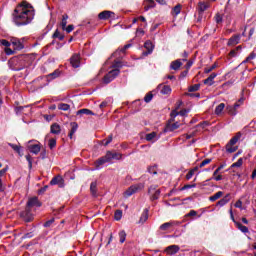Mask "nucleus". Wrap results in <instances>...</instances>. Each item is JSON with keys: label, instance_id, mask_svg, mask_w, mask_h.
Here are the masks:
<instances>
[{"label": "nucleus", "instance_id": "b1692460", "mask_svg": "<svg viewBox=\"0 0 256 256\" xmlns=\"http://www.w3.org/2000/svg\"><path fill=\"white\" fill-rule=\"evenodd\" d=\"M181 65H183V63L179 59L172 61L170 64V69H173V71H179V69L181 68Z\"/></svg>", "mask_w": 256, "mask_h": 256}, {"label": "nucleus", "instance_id": "ea45409f", "mask_svg": "<svg viewBox=\"0 0 256 256\" xmlns=\"http://www.w3.org/2000/svg\"><path fill=\"white\" fill-rule=\"evenodd\" d=\"M201 89V84H194L188 88L189 93H193L195 91H199Z\"/></svg>", "mask_w": 256, "mask_h": 256}, {"label": "nucleus", "instance_id": "8fccbe9b", "mask_svg": "<svg viewBox=\"0 0 256 256\" xmlns=\"http://www.w3.org/2000/svg\"><path fill=\"white\" fill-rule=\"evenodd\" d=\"M61 72L59 70H56L48 75V79H57L59 77Z\"/></svg>", "mask_w": 256, "mask_h": 256}, {"label": "nucleus", "instance_id": "864d4df0", "mask_svg": "<svg viewBox=\"0 0 256 256\" xmlns=\"http://www.w3.org/2000/svg\"><path fill=\"white\" fill-rule=\"evenodd\" d=\"M195 187H197V184H186V185H184V186L180 189V191H185V190H187V189H193V188H195Z\"/></svg>", "mask_w": 256, "mask_h": 256}, {"label": "nucleus", "instance_id": "49530a36", "mask_svg": "<svg viewBox=\"0 0 256 256\" xmlns=\"http://www.w3.org/2000/svg\"><path fill=\"white\" fill-rule=\"evenodd\" d=\"M170 123H172L171 129H179V127H181V123L179 121H176L175 118L174 121H172L170 118Z\"/></svg>", "mask_w": 256, "mask_h": 256}, {"label": "nucleus", "instance_id": "4468645a", "mask_svg": "<svg viewBox=\"0 0 256 256\" xmlns=\"http://www.w3.org/2000/svg\"><path fill=\"white\" fill-rule=\"evenodd\" d=\"M65 180H63V176L57 175L50 181V185H58L59 187H63Z\"/></svg>", "mask_w": 256, "mask_h": 256}, {"label": "nucleus", "instance_id": "c756f323", "mask_svg": "<svg viewBox=\"0 0 256 256\" xmlns=\"http://www.w3.org/2000/svg\"><path fill=\"white\" fill-rule=\"evenodd\" d=\"M223 197V191H218L214 195L209 197V201L214 203V201H217V199H221Z\"/></svg>", "mask_w": 256, "mask_h": 256}, {"label": "nucleus", "instance_id": "39448f33", "mask_svg": "<svg viewBox=\"0 0 256 256\" xmlns=\"http://www.w3.org/2000/svg\"><path fill=\"white\" fill-rule=\"evenodd\" d=\"M143 189H145V184L143 183L134 184L124 192V197H131V195H135V193Z\"/></svg>", "mask_w": 256, "mask_h": 256}, {"label": "nucleus", "instance_id": "0e129e2a", "mask_svg": "<svg viewBox=\"0 0 256 256\" xmlns=\"http://www.w3.org/2000/svg\"><path fill=\"white\" fill-rule=\"evenodd\" d=\"M160 195H161V190H156L152 196V199L155 201V200L159 199Z\"/></svg>", "mask_w": 256, "mask_h": 256}, {"label": "nucleus", "instance_id": "79ce46f5", "mask_svg": "<svg viewBox=\"0 0 256 256\" xmlns=\"http://www.w3.org/2000/svg\"><path fill=\"white\" fill-rule=\"evenodd\" d=\"M226 110H227V113H229L232 116L237 115V110L233 106H227Z\"/></svg>", "mask_w": 256, "mask_h": 256}, {"label": "nucleus", "instance_id": "c9c22d12", "mask_svg": "<svg viewBox=\"0 0 256 256\" xmlns=\"http://www.w3.org/2000/svg\"><path fill=\"white\" fill-rule=\"evenodd\" d=\"M54 39H59V41H63L65 39V36L59 32V30H56L53 34Z\"/></svg>", "mask_w": 256, "mask_h": 256}, {"label": "nucleus", "instance_id": "f03ea898", "mask_svg": "<svg viewBox=\"0 0 256 256\" xmlns=\"http://www.w3.org/2000/svg\"><path fill=\"white\" fill-rule=\"evenodd\" d=\"M8 65L12 71H23V69H27V67H31V65H33V57L26 55L22 59L11 58L8 61Z\"/></svg>", "mask_w": 256, "mask_h": 256}, {"label": "nucleus", "instance_id": "ddd939ff", "mask_svg": "<svg viewBox=\"0 0 256 256\" xmlns=\"http://www.w3.org/2000/svg\"><path fill=\"white\" fill-rule=\"evenodd\" d=\"M241 41V35L237 34L232 36L228 42L227 45L228 47H235V45H239V42Z\"/></svg>", "mask_w": 256, "mask_h": 256}, {"label": "nucleus", "instance_id": "3c124183", "mask_svg": "<svg viewBox=\"0 0 256 256\" xmlns=\"http://www.w3.org/2000/svg\"><path fill=\"white\" fill-rule=\"evenodd\" d=\"M195 171H197V168H194V169L190 170V171L186 174V179H187V181H189L190 179H192V177L195 175Z\"/></svg>", "mask_w": 256, "mask_h": 256}, {"label": "nucleus", "instance_id": "13d9d810", "mask_svg": "<svg viewBox=\"0 0 256 256\" xmlns=\"http://www.w3.org/2000/svg\"><path fill=\"white\" fill-rule=\"evenodd\" d=\"M173 13L175 14V16L179 15V13H181V5H176L174 8H173Z\"/></svg>", "mask_w": 256, "mask_h": 256}, {"label": "nucleus", "instance_id": "f3484780", "mask_svg": "<svg viewBox=\"0 0 256 256\" xmlns=\"http://www.w3.org/2000/svg\"><path fill=\"white\" fill-rule=\"evenodd\" d=\"M28 151H30V153H33L34 155H39V152L41 151V146L39 144H31V142H29Z\"/></svg>", "mask_w": 256, "mask_h": 256}, {"label": "nucleus", "instance_id": "0eeeda50", "mask_svg": "<svg viewBox=\"0 0 256 256\" xmlns=\"http://www.w3.org/2000/svg\"><path fill=\"white\" fill-rule=\"evenodd\" d=\"M20 217L25 221L26 223H31L33 221L34 217L31 213V209L26 208L24 211L20 213Z\"/></svg>", "mask_w": 256, "mask_h": 256}, {"label": "nucleus", "instance_id": "09e8293b", "mask_svg": "<svg viewBox=\"0 0 256 256\" xmlns=\"http://www.w3.org/2000/svg\"><path fill=\"white\" fill-rule=\"evenodd\" d=\"M241 49V46H237L236 49L231 50L229 53L230 57H237V51H241Z\"/></svg>", "mask_w": 256, "mask_h": 256}, {"label": "nucleus", "instance_id": "4be33fe9", "mask_svg": "<svg viewBox=\"0 0 256 256\" xmlns=\"http://www.w3.org/2000/svg\"><path fill=\"white\" fill-rule=\"evenodd\" d=\"M231 195L230 194H227L225 197H223L222 199H220L218 202H217V206L218 207H225V205H227V203H229V201H231Z\"/></svg>", "mask_w": 256, "mask_h": 256}, {"label": "nucleus", "instance_id": "f704fd0d", "mask_svg": "<svg viewBox=\"0 0 256 256\" xmlns=\"http://www.w3.org/2000/svg\"><path fill=\"white\" fill-rule=\"evenodd\" d=\"M90 191H91V194L93 195V197L97 196V183L92 182L90 184Z\"/></svg>", "mask_w": 256, "mask_h": 256}, {"label": "nucleus", "instance_id": "a211bd4d", "mask_svg": "<svg viewBox=\"0 0 256 256\" xmlns=\"http://www.w3.org/2000/svg\"><path fill=\"white\" fill-rule=\"evenodd\" d=\"M157 89L162 95H169L171 93V86L169 85L160 84Z\"/></svg>", "mask_w": 256, "mask_h": 256}, {"label": "nucleus", "instance_id": "1a4fd4ad", "mask_svg": "<svg viewBox=\"0 0 256 256\" xmlns=\"http://www.w3.org/2000/svg\"><path fill=\"white\" fill-rule=\"evenodd\" d=\"M131 47V44H126L122 48H118L113 54L112 57H115L116 59H121V53L125 55V51Z\"/></svg>", "mask_w": 256, "mask_h": 256}, {"label": "nucleus", "instance_id": "4d7b16f0", "mask_svg": "<svg viewBox=\"0 0 256 256\" xmlns=\"http://www.w3.org/2000/svg\"><path fill=\"white\" fill-rule=\"evenodd\" d=\"M73 29H75V26L73 24H70L66 26L64 29H62V31H66V33H71Z\"/></svg>", "mask_w": 256, "mask_h": 256}, {"label": "nucleus", "instance_id": "7c9ffc66", "mask_svg": "<svg viewBox=\"0 0 256 256\" xmlns=\"http://www.w3.org/2000/svg\"><path fill=\"white\" fill-rule=\"evenodd\" d=\"M235 225L237 229H239V231H241L242 233H249V228H247V226H244L240 222H235Z\"/></svg>", "mask_w": 256, "mask_h": 256}, {"label": "nucleus", "instance_id": "a19ab883", "mask_svg": "<svg viewBox=\"0 0 256 256\" xmlns=\"http://www.w3.org/2000/svg\"><path fill=\"white\" fill-rule=\"evenodd\" d=\"M148 173H150V175H157V164H154L153 166H149Z\"/></svg>", "mask_w": 256, "mask_h": 256}, {"label": "nucleus", "instance_id": "338daca9", "mask_svg": "<svg viewBox=\"0 0 256 256\" xmlns=\"http://www.w3.org/2000/svg\"><path fill=\"white\" fill-rule=\"evenodd\" d=\"M197 211L195 210H190L188 214H186V217H196Z\"/></svg>", "mask_w": 256, "mask_h": 256}, {"label": "nucleus", "instance_id": "e2e57ef3", "mask_svg": "<svg viewBox=\"0 0 256 256\" xmlns=\"http://www.w3.org/2000/svg\"><path fill=\"white\" fill-rule=\"evenodd\" d=\"M0 44L3 46V47H11V43L5 39H2L0 40Z\"/></svg>", "mask_w": 256, "mask_h": 256}, {"label": "nucleus", "instance_id": "58836bf2", "mask_svg": "<svg viewBox=\"0 0 256 256\" xmlns=\"http://www.w3.org/2000/svg\"><path fill=\"white\" fill-rule=\"evenodd\" d=\"M123 217V211L122 210H116L114 213V219L116 221H121V218Z\"/></svg>", "mask_w": 256, "mask_h": 256}, {"label": "nucleus", "instance_id": "f8f14e48", "mask_svg": "<svg viewBox=\"0 0 256 256\" xmlns=\"http://www.w3.org/2000/svg\"><path fill=\"white\" fill-rule=\"evenodd\" d=\"M31 207H41V202H39V198L32 197L28 200L26 209H31Z\"/></svg>", "mask_w": 256, "mask_h": 256}, {"label": "nucleus", "instance_id": "6e6552de", "mask_svg": "<svg viewBox=\"0 0 256 256\" xmlns=\"http://www.w3.org/2000/svg\"><path fill=\"white\" fill-rule=\"evenodd\" d=\"M187 113H189V110H186V109L181 110L180 112H178L177 110H173L170 113L171 121H175L176 117H179V116L181 117V121H183Z\"/></svg>", "mask_w": 256, "mask_h": 256}, {"label": "nucleus", "instance_id": "7ed1b4c3", "mask_svg": "<svg viewBox=\"0 0 256 256\" xmlns=\"http://www.w3.org/2000/svg\"><path fill=\"white\" fill-rule=\"evenodd\" d=\"M113 159H115L116 161H121L123 159V154L107 151L105 156H102L95 161L96 169H101V165H105V163H113Z\"/></svg>", "mask_w": 256, "mask_h": 256}, {"label": "nucleus", "instance_id": "69168bd1", "mask_svg": "<svg viewBox=\"0 0 256 256\" xmlns=\"http://www.w3.org/2000/svg\"><path fill=\"white\" fill-rule=\"evenodd\" d=\"M111 141H113V134H110V135L106 138V143H104V147H107V145H109V143H111Z\"/></svg>", "mask_w": 256, "mask_h": 256}, {"label": "nucleus", "instance_id": "680f3d73", "mask_svg": "<svg viewBox=\"0 0 256 256\" xmlns=\"http://www.w3.org/2000/svg\"><path fill=\"white\" fill-rule=\"evenodd\" d=\"M197 127H200L201 129H205L206 127H209L208 121H203L197 125Z\"/></svg>", "mask_w": 256, "mask_h": 256}, {"label": "nucleus", "instance_id": "a878e982", "mask_svg": "<svg viewBox=\"0 0 256 256\" xmlns=\"http://www.w3.org/2000/svg\"><path fill=\"white\" fill-rule=\"evenodd\" d=\"M208 8H209V3H207V2H199L198 3L199 13H205V11H207Z\"/></svg>", "mask_w": 256, "mask_h": 256}, {"label": "nucleus", "instance_id": "6ab92c4d", "mask_svg": "<svg viewBox=\"0 0 256 256\" xmlns=\"http://www.w3.org/2000/svg\"><path fill=\"white\" fill-rule=\"evenodd\" d=\"M147 219H149V209H144L142 212L140 219L138 221L139 225H143L147 222Z\"/></svg>", "mask_w": 256, "mask_h": 256}, {"label": "nucleus", "instance_id": "4c0bfd02", "mask_svg": "<svg viewBox=\"0 0 256 256\" xmlns=\"http://www.w3.org/2000/svg\"><path fill=\"white\" fill-rule=\"evenodd\" d=\"M126 239H127V233L125 232V230H121L119 232V241H120V243H123Z\"/></svg>", "mask_w": 256, "mask_h": 256}, {"label": "nucleus", "instance_id": "f257e3e1", "mask_svg": "<svg viewBox=\"0 0 256 256\" xmlns=\"http://www.w3.org/2000/svg\"><path fill=\"white\" fill-rule=\"evenodd\" d=\"M13 23L17 27H25V25H31L33 19H35V8L31 3L27 1H22L16 6L12 14Z\"/></svg>", "mask_w": 256, "mask_h": 256}, {"label": "nucleus", "instance_id": "774afa93", "mask_svg": "<svg viewBox=\"0 0 256 256\" xmlns=\"http://www.w3.org/2000/svg\"><path fill=\"white\" fill-rule=\"evenodd\" d=\"M215 67H217V65L213 64L209 68H205L204 72L205 73H211V71H213V69H215Z\"/></svg>", "mask_w": 256, "mask_h": 256}, {"label": "nucleus", "instance_id": "de8ad7c7", "mask_svg": "<svg viewBox=\"0 0 256 256\" xmlns=\"http://www.w3.org/2000/svg\"><path fill=\"white\" fill-rule=\"evenodd\" d=\"M214 21L217 23V25H220V23H223V16L217 13L214 17Z\"/></svg>", "mask_w": 256, "mask_h": 256}, {"label": "nucleus", "instance_id": "6e6d98bb", "mask_svg": "<svg viewBox=\"0 0 256 256\" xmlns=\"http://www.w3.org/2000/svg\"><path fill=\"white\" fill-rule=\"evenodd\" d=\"M212 161H213V160H212L211 158H207V159L203 160V161L200 163L199 167H200V168H203V167H205V165H209V163H211Z\"/></svg>", "mask_w": 256, "mask_h": 256}, {"label": "nucleus", "instance_id": "052dcab7", "mask_svg": "<svg viewBox=\"0 0 256 256\" xmlns=\"http://www.w3.org/2000/svg\"><path fill=\"white\" fill-rule=\"evenodd\" d=\"M226 164H221L213 173V177H215L216 175H219L221 169H224Z\"/></svg>", "mask_w": 256, "mask_h": 256}, {"label": "nucleus", "instance_id": "2eb2a0df", "mask_svg": "<svg viewBox=\"0 0 256 256\" xmlns=\"http://www.w3.org/2000/svg\"><path fill=\"white\" fill-rule=\"evenodd\" d=\"M181 248L178 245H170L165 249L167 255H176Z\"/></svg>", "mask_w": 256, "mask_h": 256}, {"label": "nucleus", "instance_id": "9d476101", "mask_svg": "<svg viewBox=\"0 0 256 256\" xmlns=\"http://www.w3.org/2000/svg\"><path fill=\"white\" fill-rule=\"evenodd\" d=\"M16 115H29L31 108L29 106H18L15 108Z\"/></svg>", "mask_w": 256, "mask_h": 256}, {"label": "nucleus", "instance_id": "393cba45", "mask_svg": "<svg viewBox=\"0 0 256 256\" xmlns=\"http://www.w3.org/2000/svg\"><path fill=\"white\" fill-rule=\"evenodd\" d=\"M144 47L147 50V52H144V55H151V53H153V43H151V41H146L144 43Z\"/></svg>", "mask_w": 256, "mask_h": 256}, {"label": "nucleus", "instance_id": "423d86ee", "mask_svg": "<svg viewBox=\"0 0 256 256\" xmlns=\"http://www.w3.org/2000/svg\"><path fill=\"white\" fill-rule=\"evenodd\" d=\"M100 21H107V19H115V12L104 10L98 14Z\"/></svg>", "mask_w": 256, "mask_h": 256}, {"label": "nucleus", "instance_id": "bb28decb", "mask_svg": "<svg viewBox=\"0 0 256 256\" xmlns=\"http://www.w3.org/2000/svg\"><path fill=\"white\" fill-rule=\"evenodd\" d=\"M154 7H155V1L145 0V2H144V11H149V9H153Z\"/></svg>", "mask_w": 256, "mask_h": 256}, {"label": "nucleus", "instance_id": "dca6fc26", "mask_svg": "<svg viewBox=\"0 0 256 256\" xmlns=\"http://www.w3.org/2000/svg\"><path fill=\"white\" fill-rule=\"evenodd\" d=\"M161 137V134H157V132H151L146 134V141H151L152 143H155V141H158Z\"/></svg>", "mask_w": 256, "mask_h": 256}, {"label": "nucleus", "instance_id": "e433bc0d", "mask_svg": "<svg viewBox=\"0 0 256 256\" xmlns=\"http://www.w3.org/2000/svg\"><path fill=\"white\" fill-rule=\"evenodd\" d=\"M58 109L60 111H69V109H71V106L69 104H65V103H60L58 105Z\"/></svg>", "mask_w": 256, "mask_h": 256}, {"label": "nucleus", "instance_id": "c85d7f7f", "mask_svg": "<svg viewBox=\"0 0 256 256\" xmlns=\"http://www.w3.org/2000/svg\"><path fill=\"white\" fill-rule=\"evenodd\" d=\"M76 115H98V114H95L93 111L87 109V108H84V109H80L77 111Z\"/></svg>", "mask_w": 256, "mask_h": 256}, {"label": "nucleus", "instance_id": "cd10ccee", "mask_svg": "<svg viewBox=\"0 0 256 256\" xmlns=\"http://www.w3.org/2000/svg\"><path fill=\"white\" fill-rule=\"evenodd\" d=\"M242 135L243 134L241 132H237L236 135L230 139L228 145H236L239 139H241Z\"/></svg>", "mask_w": 256, "mask_h": 256}, {"label": "nucleus", "instance_id": "412c9836", "mask_svg": "<svg viewBox=\"0 0 256 256\" xmlns=\"http://www.w3.org/2000/svg\"><path fill=\"white\" fill-rule=\"evenodd\" d=\"M12 46L15 51H21V49L24 48L23 43H21L17 38L12 39Z\"/></svg>", "mask_w": 256, "mask_h": 256}, {"label": "nucleus", "instance_id": "603ef678", "mask_svg": "<svg viewBox=\"0 0 256 256\" xmlns=\"http://www.w3.org/2000/svg\"><path fill=\"white\" fill-rule=\"evenodd\" d=\"M226 151H227L228 153H235V151H237V147H233V145L227 144V145H226Z\"/></svg>", "mask_w": 256, "mask_h": 256}, {"label": "nucleus", "instance_id": "473e14b6", "mask_svg": "<svg viewBox=\"0 0 256 256\" xmlns=\"http://www.w3.org/2000/svg\"><path fill=\"white\" fill-rule=\"evenodd\" d=\"M67 19H69V15L63 14L62 20H61V23H60V27H62V30L67 27Z\"/></svg>", "mask_w": 256, "mask_h": 256}, {"label": "nucleus", "instance_id": "5fc2aeb1", "mask_svg": "<svg viewBox=\"0 0 256 256\" xmlns=\"http://www.w3.org/2000/svg\"><path fill=\"white\" fill-rule=\"evenodd\" d=\"M243 165V158H239L235 163L231 165L232 168L234 167H241Z\"/></svg>", "mask_w": 256, "mask_h": 256}, {"label": "nucleus", "instance_id": "bf43d9fd", "mask_svg": "<svg viewBox=\"0 0 256 256\" xmlns=\"http://www.w3.org/2000/svg\"><path fill=\"white\" fill-rule=\"evenodd\" d=\"M9 146L14 150L16 151V153H21V147L20 146H17L15 144H11L9 143Z\"/></svg>", "mask_w": 256, "mask_h": 256}, {"label": "nucleus", "instance_id": "9b49d317", "mask_svg": "<svg viewBox=\"0 0 256 256\" xmlns=\"http://www.w3.org/2000/svg\"><path fill=\"white\" fill-rule=\"evenodd\" d=\"M70 63L72 65V67H74V69H77V67H80V65H81V56L79 54H74L70 58Z\"/></svg>", "mask_w": 256, "mask_h": 256}, {"label": "nucleus", "instance_id": "37998d69", "mask_svg": "<svg viewBox=\"0 0 256 256\" xmlns=\"http://www.w3.org/2000/svg\"><path fill=\"white\" fill-rule=\"evenodd\" d=\"M255 57H256L255 52H252L249 54L248 57H246V59L242 63H250L251 61H253V59H255Z\"/></svg>", "mask_w": 256, "mask_h": 256}, {"label": "nucleus", "instance_id": "aec40b11", "mask_svg": "<svg viewBox=\"0 0 256 256\" xmlns=\"http://www.w3.org/2000/svg\"><path fill=\"white\" fill-rule=\"evenodd\" d=\"M215 77H217V73L210 74V76L203 81L204 85H208V87L215 85Z\"/></svg>", "mask_w": 256, "mask_h": 256}, {"label": "nucleus", "instance_id": "72a5a7b5", "mask_svg": "<svg viewBox=\"0 0 256 256\" xmlns=\"http://www.w3.org/2000/svg\"><path fill=\"white\" fill-rule=\"evenodd\" d=\"M225 109V103H220L216 109H215V114L216 115H221L223 113V110Z\"/></svg>", "mask_w": 256, "mask_h": 256}, {"label": "nucleus", "instance_id": "20e7f679", "mask_svg": "<svg viewBox=\"0 0 256 256\" xmlns=\"http://www.w3.org/2000/svg\"><path fill=\"white\" fill-rule=\"evenodd\" d=\"M112 67H114V69L104 76L103 81L106 85L111 83V81H113L119 75V73H121L119 68L123 67V64L121 61H115Z\"/></svg>", "mask_w": 256, "mask_h": 256}, {"label": "nucleus", "instance_id": "5701e85b", "mask_svg": "<svg viewBox=\"0 0 256 256\" xmlns=\"http://www.w3.org/2000/svg\"><path fill=\"white\" fill-rule=\"evenodd\" d=\"M174 225H176L175 221L166 222L160 225L159 229L160 231H169V229H171V227H174Z\"/></svg>", "mask_w": 256, "mask_h": 256}, {"label": "nucleus", "instance_id": "2f4dec72", "mask_svg": "<svg viewBox=\"0 0 256 256\" xmlns=\"http://www.w3.org/2000/svg\"><path fill=\"white\" fill-rule=\"evenodd\" d=\"M109 106V101L105 100L103 102H101V104L99 105L100 107V113L97 114V117H101V115H103V109H105V107Z\"/></svg>", "mask_w": 256, "mask_h": 256}, {"label": "nucleus", "instance_id": "c03bdc74", "mask_svg": "<svg viewBox=\"0 0 256 256\" xmlns=\"http://www.w3.org/2000/svg\"><path fill=\"white\" fill-rule=\"evenodd\" d=\"M48 146L50 149H55V147H57V140L55 138H51L48 142Z\"/></svg>", "mask_w": 256, "mask_h": 256}, {"label": "nucleus", "instance_id": "a18cd8bd", "mask_svg": "<svg viewBox=\"0 0 256 256\" xmlns=\"http://www.w3.org/2000/svg\"><path fill=\"white\" fill-rule=\"evenodd\" d=\"M145 103H151L153 101V93L149 92L144 97Z\"/></svg>", "mask_w": 256, "mask_h": 256}]
</instances>
